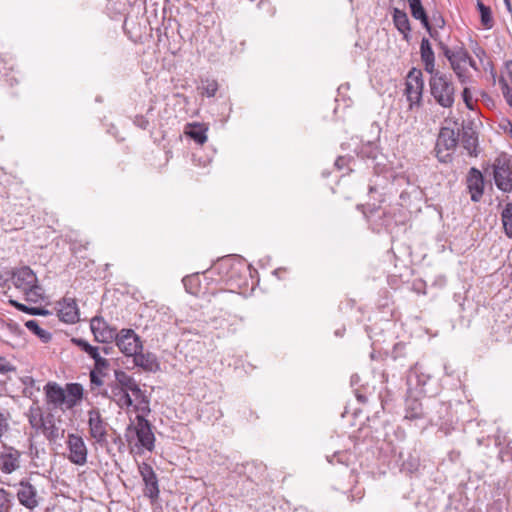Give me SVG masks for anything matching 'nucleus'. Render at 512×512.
Segmentation results:
<instances>
[{
	"label": "nucleus",
	"mask_w": 512,
	"mask_h": 512,
	"mask_svg": "<svg viewBox=\"0 0 512 512\" xmlns=\"http://www.w3.org/2000/svg\"><path fill=\"white\" fill-rule=\"evenodd\" d=\"M42 431L47 439L55 440L58 437V428L51 421L48 423L44 422V426H42Z\"/></svg>",
	"instance_id": "nucleus-39"
},
{
	"label": "nucleus",
	"mask_w": 512,
	"mask_h": 512,
	"mask_svg": "<svg viewBox=\"0 0 512 512\" xmlns=\"http://www.w3.org/2000/svg\"><path fill=\"white\" fill-rule=\"evenodd\" d=\"M421 60L424 64V69L427 73L432 74L438 72L435 68V55L431 44L427 38H423L420 43Z\"/></svg>",
	"instance_id": "nucleus-21"
},
{
	"label": "nucleus",
	"mask_w": 512,
	"mask_h": 512,
	"mask_svg": "<svg viewBox=\"0 0 512 512\" xmlns=\"http://www.w3.org/2000/svg\"><path fill=\"white\" fill-rule=\"evenodd\" d=\"M405 418L420 419L424 416L422 403L416 398H408L406 400Z\"/></svg>",
	"instance_id": "nucleus-28"
},
{
	"label": "nucleus",
	"mask_w": 512,
	"mask_h": 512,
	"mask_svg": "<svg viewBox=\"0 0 512 512\" xmlns=\"http://www.w3.org/2000/svg\"><path fill=\"white\" fill-rule=\"evenodd\" d=\"M20 452L13 448L4 446L0 453V470L5 474H10L19 468Z\"/></svg>",
	"instance_id": "nucleus-17"
},
{
	"label": "nucleus",
	"mask_w": 512,
	"mask_h": 512,
	"mask_svg": "<svg viewBox=\"0 0 512 512\" xmlns=\"http://www.w3.org/2000/svg\"><path fill=\"white\" fill-rule=\"evenodd\" d=\"M354 394L359 403L366 404L368 402V395L371 392L368 387L361 386L360 388H354Z\"/></svg>",
	"instance_id": "nucleus-40"
},
{
	"label": "nucleus",
	"mask_w": 512,
	"mask_h": 512,
	"mask_svg": "<svg viewBox=\"0 0 512 512\" xmlns=\"http://www.w3.org/2000/svg\"><path fill=\"white\" fill-rule=\"evenodd\" d=\"M28 421L32 428L39 430L44 426V418L43 413L38 406H32L30 407L28 413H27Z\"/></svg>",
	"instance_id": "nucleus-30"
},
{
	"label": "nucleus",
	"mask_w": 512,
	"mask_h": 512,
	"mask_svg": "<svg viewBox=\"0 0 512 512\" xmlns=\"http://www.w3.org/2000/svg\"><path fill=\"white\" fill-rule=\"evenodd\" d=\"M25 326L28 330L37 335L44 343L49 342L52 338L51 333L42 329L36 320H28L25 323Z\"/></svg>",
	"instance_id": "nucleus-32"
},
{
	"label": "nucleus",
	"mask_w": 512,
	"mask_h": 512,
	"mask_svg": "<svg viewBox=\"0 0 512 512\" xmlns=\"http://www.w3.org/2000/svg\"><path fill=\"white\" fill-rule=\"evenodd\" d=\"M361 379L358 374H354L351 376L350 383L353 388H360L362 385H360Z\"/></svg>",
	"instance_id": "nucleus-53"
},
{
	"label": "nucleus",
	"mask_w": 512,
	"mask_h": 512,
	"mask_svg": "<svg viewBox=\"0 0 512 512\" xmlns=\"http://www.w3.org/2000/svg\"><path fill=\"white\" fill-rule=\"evenodd\" d=\"M503 95L506 99L507 104L512 107V94L510 93L509 86L505 82H504Z\"/></svg>",
	"instance_id": "nucleus-52"
},
{
	"label": "nucleus",
	"mask_w": 512,
	"mask_h": 512,
	"mask_svg": "<svg viewBox=\"0 0 512 512\" xmlns=\"http://www.w3.org/2000/svg\"><path fill=\"white\" fill-rule=\"evenodd\" d=\"M44 390L49 403H52L55 406L66 404L65 390L62 389L57 383H47L44 387Z\"/></svg>",
	"instance_id": "nucleus-22"
},
{
	"label": "nucleus",
	"mask_w": 512,
	"mask_h": 512,
	"mask_svg": "<svg viewBox=\"0 0 512 512\" xmlns=\"http://www.w3.org/2000/svg\"><path fill=\"white\" fill-rule=\"evenodd\" d=\"M92 359L94 360V369H92V372H96L100 375H106L107 370L110 366L109 361L106 358H103L100 356L99 351L97 352V356H93Z\"/></svg>",
	"instance_id": "nucleus-36"
},
{
	"label": "nucleus",
	"mask_w": 512,
	"mask_h": 512,
	"mask_svg": "<svg viewBox=\"0 0 512 512\" xmlns=\"http://www.w3.org/2000/svg\"><path fill=\"white\" fill-rule=\"evenodd\" d=\"M139 473L145 484L144 495L148 497L152 502L159 498V484L156 473L152 466L146 462H142L138 465Z\"/></svg>",
	"instance_id": "nucleus-11"
},
{
	"label": "nucleus",
	"mask_w": 512,
	"mask_h": 512,
	"mask_svg": "<svg viewBox=\"0 0 512 512\" xmlns=\"http://www.w3.org/2000/svg\"><path fill=\"white\" fill-rule=\"evenodd\" d=\"M133 362L136 366L141 367L145 371H156L159 368L156 357L152 353L136 352L133 355Z\"/></svg>",
	"instance_id": "nucleus-23"
},
{
	"label": "nucleus",
	"mask_w": 512,
	"mask_h": 512,
	"mask_svg": "<svg viewBox=\"0 0 512 512\" xmlns=\"http://www.w3.org/2000/svg\"><path fill=\"white\" fill-rule=\"evenodd\" d=\"M429 379L430 375L425 373L419 364H415L407 374V385L409 389H422Z\"/></svg>",
	"instance_id": "nucleus-20"
},
{
	"label": "nucleus",
	"mask_w": 512,
	"mask_h": 512,
	"mask_svg": "<svg viewBox=\"0 0 512 512\" xmlns=\"http://www.w3.org/2000/svg\"><path fill=\"white\" fill-rule=\"evenodd\" d=\"M451 59L452 61H449L451 69L457 76L459 82L461 84L469 82L470 76L464 66L467 63V59H469L468 51L463 47H459L455 49V54Z\"/></svg>",
	"instance_id": "nucleus-14"
},
{
	"label": "nucleus",
	"mask_w": 512,
	"mask_h": 512,
	"mask_svg": "<svg viewBox=\"0 0 512 512\" xmlns=\"http://www.w3.org/2000/svg\"><path fill=\"white\" fill-rule=\"evenodd\" d=\"M10 302H11V304H13L15 307H17L20 311H23V312H27V311H28V308H27L25 305L20 304V303H18V302H16V301H13V300H11Z\"/></svg>",
	"instance_id": "nucleus-55"
},
{
	"label": "nucleus",
	"mask_w": 512,
	"mask_h": 512,
	"mask_svg": "<svg viewBox=\"0 0 512 512\" xmlns=\"http://www.w3.org/2000/svg\"><path fill=\"white\" fill-rule=\"evenodd\" d=\"M197 280V276H186L183 278V284L187 292L191 294H197V289L194 287V282Z\"/></svg>",
	"instance_id": "nucleus-42"
},
{
	"label": "nucleus",
	"mask_w": 512,
	"mask_h": 512,
	"mask_svg": "<svg viewBox=\"0 0 512 512\" xmlns=\"http://www.w3.org/2000/svg\"><path fill=\"white\" fill-rule=\"evenodd\" d=\"M115 380V386L121 387L122 389L131 392L133 396L142 395V390L137 381L125 371L115 370Z\"/></svg>",
	"instance_id": "nucleus-18"
},
{
	"label": "nucleus",
	"mask_w": 512,
	"mask_h": 512,
	"mask_svg": "<svg viewBox=\"0 0 512 512\" xmlns=\"http://www.w3.org/2000/svg\"><path fill=\"white\" fill-rule=\"evenodd\" d=\"M461 143L469 155L477 156L478 137L472 129L463 131Z\"/></svg>",
	"instance_id": "nucleus-27"
},
{
	"label": "nucleus",
	"mask_w": 512,
	"mask_h": 512,
	"mask_svg": "<svg viewBox=\"0 0 512 512\" xmlns=\"http://www.w3.org/2000/svg\"><path fill=\"white\" fill-rule=\"evenodd\" d=\"M16 368L5 358L0 356V374L15 371Z\"/></svg>",
	"instance_id": "nucleus-45"
},
{
	"label": "nucleus",
	"mask_w": 512,
	"mask_h": 512,
	"mask_svg": "<svg viewBox=\"0 0 512 512\" xmlns=\"http://www.w3.org/2000/svg\"><path fill=\"white\" fill-rule=\"evenodd\" d=\"M493 176L499 190L503 192L512 191V162L506 155H501L495 159Z\"/></svg>",
	"instance_id": "nucleus-7"
},
{
	"label": "nucleus",
	"mask_w": 512,
	"mask_h": 512,
	"mask_svg": "<svg viewBox=\"0 0 512 512\" xmlns=\"http://www.w3.org/2000/svg\"><path fill=\"white\" fill-rule=\"evenodd\" d=\"M87 416L88 432L90 438L100 447L107 446L109 424L102 417L100 410L98 408H92L87 412Z\"/></svg>",
	"instance_id": "nucleus-5"
},
{
	"label": "nucleus",
	"mask_w": 512,
	"mask_h": 512,
	"mask_svg": "<svg viewBox=\"0 0 512 512\" xmlns=\"http://www.w3.org/2000/svg\"><path fill=\"white\" fill-rule=\"evenodd\" d=\"M125 436L129 443H131V437L136 436L137 443L135 445L149 452H152L155 447V436L152 431V425L144 418V415H137L135 417V422L127 427Z\"/></svg>",
	"instance_id": "nucleus-3"
},
{
	"label": "nucleus",
	"mask_w": 512,
	"mask_h": 512,
	"mask_svg": "<svg viewBox=\"0 0 512 512\" xmlns=\"http://www.w3.org/2000/svg\"><path fill=\"white\" fill-rule=\"evenodd\" d=\"M501 220L506 236L512 239V203L506 204L501 213Z\"/></svg>",
	"instance_id": "nucleus-31"
},
{
	"label": "nucleus",
	"mask_w": 512,
	"mask_h": 512,
	"mask_svg": "<svg viewBox=\"0 0 512 512\" xmlns=\"http://www.w3.org/2000/svg\"><path fill=\"white\" fill-rule=\"evenodd\" d=\"M438 47L443 52L444 56L447 58L448 61H452V57L455 54V50H451L444 42L439 41Z\"/></svg>",
	"instance_id": "nucleus-48"
},
{
	"label": "nucleus",
	"mask_w": 512,
	"mask_h": 512,
	"mask_svg": "<svg viewBox=\"0 0 512 512\" xmlns=\"http://www.w3.org/2000/svg\"><path fill=\"white\" fill-rule=\"evenodd\" d=\"M13 286L25 295L29 302L37 303L42 299V288L38 285L35 273L27 266L12 272Z\"/></svg>",
	"instance_id": "nucleus-2"
},
{
	"label": "nucleus",
	"mask_w": 512,
	"mask_h": 512,
	"mask_svg": "<svg viewBox=\"0 0 512 512\" xmlns=\"http://www.w3.org/2000/svg\"><path fill=\"white\" fill-rule=\"evenodd\" d=\"M472 51L480 61H482L483 58L486 56L485 50L477 43H475L474 47L472 48Z\"/></svg>",
	"instance_id": "nucleus-51"
},
{
	"label": "nucleus",
	"mask_w": 512,
	"mask_h": 512,
	"mask_svg": "<svg viewBox=\"0 0 512 512\" xmlns=\"http://www.w3.org/2000/svg\"><path fill=\"white\" fill-rule=\"evenodd\" d=\"M201 94L207 97H214L218 91V83L216 80L206 79L202 81Z\"/></svg>",
	"instance_id": "nucleus-38"
},
{
	"label": "nucleus",
	"mask_w": 512,
	"mask_h": 512,
	"mask_svg": "<svg viewBox=\"0 0 512 512\" xmlns=\"http://www.w3.org/2000/svg\"><path fill=\"white\" fill-rule=\"evenodd\" d=\"M405 95L409 101V108L419 107L422 102L424 81L422 71L412 68L406 78Z\"/></svg>",
	"instance_id": "nucleus-6"
},
{
	"label": "nucleus",
	"mask_w": 512,
	"mask_h": 512,
	"mask_svg": "<svg viewBox=\"0 0 512 512\" xmlns=\"http://www.w3.org/2000/svg\"><path fill=\"white\" fill-rule=\"evenodd\" d=\"M133 123L137 127L141 128L143 130H146L148 128V126H149L148 119L145 116H143V115H136L134 117Z\"/></svg>",
	"instance_id": "nucleus-47"
},
{
	"label": "nucleus",
	"mask_w": 512,
	"mask_h": 512,
	"mask_svg": "<svg viewBox=\"0 0 512 512\" xmlns=\"http://www.w3.org/2000/svg\"><path fill=\"white\" fill-rule=\"evenodd\" d=\"M97 394H101L104 397H108L107 391L97 392ZM109 398L120 408V409H128L133 406V400L128 391L122 389L121 387H117L115 385L111 386V395Z\"/></svg>",
	"instance_id": "nucleus-19"
},
{
	"label": "nucleus",
	"mask_w": 512,
	"mask_h": 512,
	"mask_svg": "<svg viewBox=\"0 0 512 512\" xmlns=\"http://www.w3.org/2000/svg\"><path fill=\"white\" fill-rule=\"evenodd\" d=\"M287 273V268H283V267H280V268H277L274 270L273 274L278 277L279 279H282L283 278V275Z\"/></svg>",
	"instance_id": "nucleus-54"
},
{
	"label": "nucleus",
	"mask_w": 512,
	"mask_h": 512,
	"mask_svg": "<svg viewBox=\"0 0 512 512\" xmlns=\"http://www.w3.org/2000/svg\"><path fill=\"white\" fill-rule=\"evenodd\" d=\"M66 444L68 460L78 466L85 465L87 463L88 450L83 438L77 434H68Z\"/></svg>",
	"instance_id": "nucleus-8"
},
{
	"label": "nucleus",
	"mask_w": 512,
	"mask_h": 512,
	"mask_svg": "<svg viewBox=\"0 0 512 512\" xmlns=\"http://www.w3.org/2000/svg\"><path fill=\"white\" fill-rule=\"evenodd\" d=\"M459 141V134L450 127H442L435 146V155L441 163L452 161V153Z\"/></svg>",
	"instance_id": "nucleus-4"
},
{
	"label": "nucleus",
	"mask_w": 512,
	"mask_h": 512,
	"mask_svg": "<svg viewBox=\"0 0 512 512\" xmlns=\"http://www.w3.org/2000/svg\"><path fill=\"white\" fill-rule=\"evenodd\" d=\"M506 124H507V126H509V128H510V129H509V133H510V135H511V137H512V123H511L510 121H507V123H506Z\"/></svg>",
	"instance_id": "nucleus-58"
},
{
	"label": "nucleus",
	"mask_w": 512,
	"mask_h": 512,
	"mask_svg": "<svg viewBox=\"0 0 512 512\" xmlns=\"http://www.w3.org/2000/svg\"><path fill=\"white\" fill-rule=\"evenodd\" d=\"M467 188L471 194V200L478 202L484 193V178L482 173L475 167H472L467 175Z\"/></svg>",
	"instance_id": "nucleus-16"
},
{
	"label": "nucleus",
	"mask_w": 512,
	"mask_h": 512,
	"mask_svg": "<svg viewBox=\"0 0 512 512\" xmlns=\"http://www.w3.org/2000/svg\"><path fill=\"white\" fill-rule=\"evenodd\" d=\"M104 375H100L96 372L90 371V388L91 391H95L103 385L102 377Z\"/></svg>",
	"instance_id": "nucleus-41"
},
{
	"label": "nucleus",
	"mask_w": 512,
	"mask_h": 512,
	"mask_svg": "<svg viewBox=\"0 0 512 512\" xmlns=\"http://www.w3.org/2000/svg\"><path fill=\"white\" fill-rule=\"evenodd\" d=\"M243 267L244 265L240 261L231 257H224L212 265L207 272L211 274L218 273L221 276V279L226 282H231Z\"/></svg>",
	"instance_id": "nucleus-10"
},
{
	"label": "nucleus",
	"mask_w": 512,
	"mask_h": 512,
	"mask_svg": "<svg viewBox=\"0 0 512 512\" xmlns=\"http://www.w3.org/2000/svg\"><path fill=\"white\" fill-rule=\"evenodd\" d=\"M57 315L59 319L67 324H75L80 319L79 308L75 298L63 297L57 302Z\"/></svg>",
	"instance_id": "nucleus-13"
},
{
	"label": "nucleus",
	"mask_w": 512,
	"mask_h": 512,
	"mask_svg": "<svg viewBox=\"0 0 512 512\" xmlns=\"http://www.w3.org/2000/svg\"><path fill=\"white\" fill-rule=\"evenodd\" d=\"M429 92L435 103L445 109L453 107L455 102V85L451 75L441 71L430 74Z\"/></svg>",
	"instance_id": "nucleus-1"
},
{
	"label": "nucleus",
	"mask_w": 512,
	"mask_h": 512,
	"mask_svg": "<svg viewBox=\"0 0 512 512\" xmlns=\"http://www.w3.org/2000/svg\"><path fill=\"white\" fill-rule=\"evenodd\" d=\"M463 101L466 107L470 110L473 109L472 93L468 87H465L462 92Z\"/></svg>",
	"instance_id": "nucleus-46"
},
{
	"label": "nucleus",
	"mask_w": 512,
	"mask_h": 512,
	"mask_svg": "<svg viewBox=\"0 0 512 512\" xmlns=\"http://www.w3.org/2000/svg\"><path fill=\"white\" fill-rule=\"evenodd\" d=\"M134 397H135V400L138 401V403L136 405L133 404L134 410L137 412H140L139 415H144V418H146V416H148V414L151 412L150 406H149L150 402H149L148 397L145 395L144 391H142L141 396H134Z\"/></svg>",
	"instance_id": "nucleus-34"
},
{
	"label": "nucleus",
	"mask_w": 512,
	"mask_h": 512,
	"mask_svg": "<svg viewBox=\"0 0 512 512\" xmlns=\"http://www.w3.org/2000/svg\"><path fill=\"white\" fill-rule=\"evenodd\" d=\"M431 20H432L431 25L433 28L442 29V28H444L445 23H446L443 16L439 12L433 13L431 16Z\"/></svg>",
	"instance_id": "nucleus-44"
},
{
	"label": "nucleus",
	"mask_w": 512,
	"mask_h": 512,
	"mask_svg": "<svg viewBox=\"0 0 512 512\" xmlns=\"http://www.w3.org/2000/svg\"><path fill=\"white\" fill-rule=\"evenodd\" d=\"M90 328L95 340L100 343H111L119 334L115 327L110 326L102 317L99 316L91 319Z\"/></svg>",
	"instance_id": "nucleus-12"
},
{
	"label": "nucleus",
	"mask_w": 512,
	"mask_h": 512,
	"mask_svg": "<svg viewBox=\"0 0 512 512\" xmlns=\"http://www.w3.org/2000/svg\"><path fill=\"white\" fill-rule=\"evenodd\" d=\"M208 127L200 123L188 124L185 134L192 138L199 145H203L207 141Z\"/></svg>",
	"instance_id": "nucleus-25"
},
{
	"label": "nucleus",
	"mask_w": 512,
	"mask_h": 512,
	"mask_svg": "<svg viewBox=\"0 0 512 512\" xmlns=\"http://www.w3.org/2000/svg\"><path fill=\"white\" fill-rule=\"evenodd\" d=\"M423 27L427 30V32L429 33L430 37L433 38L437 43L439 41H441L440 40V35H439V32H438L439 28H433L430 22H428L427 26H423Z\"/></svg>",
	"instance_id": "nucleus-49"
},
{
	"label": "nucleus",
	"mask_w": 512,
	"mask_h": 512,
	"mask_svg": "<svg viewBox=\"0 0 512 512\" xmlns=\"http://www.w3.org/2000/svg\"><path fill=\"white\" fill-rule=\"evenodd\" d=\"M12 505V494L3 488H0V512H10Z\"/></svg>",
	"instance_id": "nucleus-37"
},
{
	"label": "nucleus",
	"mask_w": 512,
	"mask_h": 512,
	"mask_svg": "<svg viewBox=\"0 0 512 512\" xmlns=\"http://www.w3.org/2000/svg\"><path fill=\"white\" fill-rule=\"evenodd\" d=\"M405 344L403 343H397L394 345L393 347V350H392V358L393 360H397L399 358H403L406 356V353H405Z\"/></svg>",
	"instance_id": "nucleus-43"
},
{
	"label": "nucleus",
	"mask_w": 512,
	"mask_h": 512,
	"mask_svg": "<svg viewBox=\"0 0 512 512\" xmlns=\"http://www.w3.org/2000/svg\"><path fill=\"white\" fill-rule=\"evenodd\" d=\"M382 379H383V382H388V375L386 372L382 373Z\"/></svg>",
	"instance_id": "nucleus-57"
},
{
	"label": "nucleus",
	"mask_w": 512,
	"mask_h": 512,
	"mask_svg": "<svg viewBox=\"0 0 512 512\" xmlns=\"http://www.w3.org/2000/svg\"><path fill=\"white\" fill-rule=\"evenodd\" d=\"M0 63H4V59L0 57Z\"/></svg>",
	"instance_id": "nucleus-59"
},
{
	"label": "nucleus",
	"mask_w": 512,
	"mask_h": 512,
	"mask_svg": "<svg viewBox=\"0 0 512 512\" xmlns=\"http://www.w3.org/2000/svg\"><path fill=\"white\" fill-rule=\"evenodd\" d=\"M507 4L509 5V0H506Z\"/></svg>",
	"instance_id": "nucleus-60"
},
{
	"label": "nucleus",
	"mask_w": 512,
	"mask_h": 512,
	"mask_svg": "<svg viewBox=\"0 0 512 512\" xmlns=\"http://www.w3.org/2000/svg\"><path fill=\"white\" fill-rule=\"evenodd\" d=\"M393 22L397 30L403 34L404 39L408 40L411 26L407 13L395 8L393 12Z\"/></svg>",
	"instance_id": "nucleus-24"
},
{
	"label": "nucleus",
	"mask_w": 512,
	"mask_h": 512,
	"mask_svg": "<svg viewBox=\"0 0 512 512\" xmlns=\"http://www.w3.org/2000/svg\"><path fill=\"white\" fill-rule=\"evenodd\" d=\"M9 429L7 418L0 412V437H2Z\"/></svg>",
	"instance_id": "nucleus-50"
},
{
	"label": "nucleus",
	"mask_w": 512,
	"mask_h": 512,
	"mask_svg": "<svg viewBox=\"0 0 512 512\" xmlns=\"http://www.w3.org/2000/svg\"><path fill=\"white\" fill-rule=\"evenodd\" d=\"M17 499L21 505L29 510L35 509L39 504L37 489L28 481H20Z\"/></svg>",
	"instance_id": "nucleus-15"
},
{
	"label": "nucleus",
	"mask_w": 512,
	"mask_h": 512,
	"mask_svg": "<svg viewBox=\"0 0 512 512\" xmlns=\"http://www.w3.org/2000/svg\"><path fill=\"white\" fill-rule=\"evenodd\" d=\"M467 63H468V64H469V66H470L471 68H473L475 71H478V70H479V68H478V66H477V64H476V62H475V60H474L470 55H469V59H467Z\"/></svg>",
	"instance_id": "nucleus-56"
},
{
	"label": "nucleus",
	"mask_w": 512,
	"mask_h": 512,
	"mask_svg": "<svg viewBox=\"0 0 512 512\" xmlns=\"http://www.w3.org/2000/svg\"><path fill=\"white\" fill-rule=\"evenodd\" d=\"M477 8L480 12L482 25L490 29L493 26V18L490 7L484 5L480 0L477 1Z\"/></svg>",
	"instance_id": "nucleus-33"
},
{
	"label": "nucleus",
	"mask_w": 512,
	"mask_h": 512,
	"mask_svg": "<svg viewBox=\"0 0 512 512\" xmlns=\"http://www.w3.org/2000/svg\"><path fill=\"white\" fill-rule=\"evenodd\" d=\"M119 350L126 356H133L143 349L140 337L132 329H122L115 339Z\"/></svg>",
	"instance_id": "nucleus-9"
},
{
	"label": "nucleus",
	"mask_w": 512,
	"mask_h": 512,
	"mask_svg": "<svg viewBox=\"0 0 512 512\" xmlns=\"http://www.w3.org/2000/svg\"><path fill=\"white\" fill-rule=\"evenodd\" d=\"M411 15L413 18L420 20L423 26H427L429 22V18L426 14V11L421 3V0H407Z\"/></svg>",
	"instance_id": "nucleus-29"
},
{
	"label": "nucleus",
	"mask_w": 512,
	"mask_h": 512,
	"mask_svg": "<svg viewBox=\"0 0 512 512\" xmlns=\"http://www.w3.org/2000/svg\"><path fill=\"white\" fill-rule=\"evenodd\" d=\"M71 342L79 347L83 352L87 353L91 358L93 356H97V352L99 351L98 347L92 346L86 340L81 338H72Z\"/></svg>",
	"instance_id": "nucleus-35"
},
{
	"label": "nucleus",
	"mask_w": 512,
	"mask_h": 512,
	"mask_svg": "<svg viewBox=\"0 0 512 512\" xmlns=\"http://www.w3.org/2000/svg\"><path fill=\"white\" fill-rule=\"evenodd\" d=\"M66 406L73 408L83 398V387L79 383H69L66 385Z\"/></svg>",
	"instance_id": "nucleus-26"
}]
</instances>
